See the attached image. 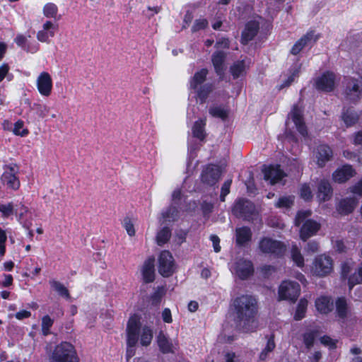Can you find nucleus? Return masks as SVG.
<instances>
[{"label":"nucleus","instance_id":"obj_10","mask_svg":"<svg viewBox=\"0 0 362 362\" xmlns=\"http://www.w3.org/2000/svg\"><path fill=\"white\" fill-rule=\"evenodd\" d=\"M336 83V75L333 72L326 71L315 79V86L317 90L330 92L334 90Z\"/></svg>","mask_w":362,"mask_h":362},{"label":"nucleus","instance_id":"obj_64","mask_svg":"<svg viewBox=\"0 0 362 362\" xmlns=\"http://www.w3.org/2000/svg\"><path fill=\"white\" fill-rule=\"evenodd\" d=\"M226 362H240L234 353H227L226 354Z\"/></svg>","mask_w":362,"mask_h":362},{"label":"nucleus","instance_id":"obj_11","mask_svg":"<svg viewBox=\"0 0 362 362\" xmlns=\"http://www.w3.org/2000/svg\"><path fill=\"white\" fill-rule=\"evenodd\" d=\"M255 208L254 204L246 199L238 200L233 206V212L238 216L245 219H249L254 214Z\"/></svg>","mask_w":362,"mask_h":362},{"label":"nucleus","instance_id":"obj_12","mask_svg":"<svg viewBox=\"0 0 362 362\" xmlns=\"http://www.w3.org/2000/svg\"><path fill=\"white\" fill-rule=\"evenodd\" d=\"M36 86L39 93L44 97H49L52 93L53 83L48 72H41L36 79Z\"/></svg>","mask_w":362,"mask_h":362},{"label":"nucleus","instance_id":"obj_52","mask_svg":"<svg viewBox=\"0 0 362 362\" xmlns=\"http://www.w3.org/2000/svg\"><path fill=\"white\" fill-rule=\"evenodd\" d=\"M311 215V211L310 210L306 211H299L295 219V224L296 226H299L303 221L309 217Z\"/></svg>","mask_w":362,"mask_h":362},{"label":"nucleus","instance_id":"obj_18","mask_svg":"<svg viewBox=\"0 0 362 362\" xmlns=\"http://www.w3.org/2000/svg\"><path fill=\"white\" fill-rule=\"evenodd\" d=\"M221 176V170L216 165L207 166L202 174V180L203 182L213 185L216 184Z\"/></svg>","mask_w":362,"mask_h":362},{"label":"nucleus","instance_id":"obj_46","mask_svg":"<svg viewBox=\"0 0 362 362\" xmlns=\"http://www.w3.org/2000/svg\"><path fill=\"white\" fill-rule=\"evenodd\" d=\"M359 116L349 110L343 115V120L344 121L346 126H351L354 124L358 119Z\"/></svg>","mask_w":362,"mask_h":362},{"label":"nucleus","instance_id":"obj_62","mask_svg":"<svg viewBox=\"0 0 362 362\" xmlns=\"http://www.w3.org/2000/svg\"><path fill=\"white\" fill-rule=\"evenodd\" d=\"M162 318L165 322L170 323L172 322V316L170 309H164L162 313Z\"/></svg>","mask_w":362,"mask_h":362},{"label":"nucleus","instance_id":"obj_58","mask_svg":"<svg viewBox=\"0 0 362 362\" xmlns=\"http://www.w3.org/2000/svg\"><path fill=\"white\" fill-rule=\"evenodd\" d=\"M353 267V263L352 262H344L341 265V276L344 278H346L348 274L351 271V269Z\"/></svg>","mask_w":362,"mask_h":362},{"label":"nucleus","instance_id":"obj_50","mask_svg":"<svg viewBox=\"0 0 362 362\" xmlns=\"http://www.w3.org/2000/svg\"><path fill=\"white\" fill-rule=\"evenodd\" d=\"M177 210L174 207H170L165 212L162 214L164 221H175L177 217Z\"/></svg>","mask_w":362,"mask_h":362},{"label":"nucleus","instance_id":"obj_43","mask_svg":"<svg viewBox=\"0 0 362 362\" xmlns=\"http://www.w3.org/2000/svg\"><path fill=\"white\" fill-rule=\"evenodd\" d=\"M0 212L4 218H8L15 213L14 206L13 202L6 204L0 203Z\"/></svg>","mask_w":362,"mask_h":362},{"label":"nucleus","instance_id":"obj_29","mask_svg":"<svg viewBox=\"0 0 362 362\" xmlns=\"http://www.w3.org/2000/svg\"><path fill=\"white\" fill-rule=\"evenodd\" d=\"M30 214V211L27 206L23 204H20L15 210V214L20 223L23 227L29 229L32 223L26 219L27 216Z\"/></svg>","mask_w":362,"mask_h":362},{"label":"nucleus","instance_id":"obj_27","mask_svg":"<svg viewBox=\"0 0 362 362\" xmlns=\"http://www.w3.org/2000/svg\"><path fill=\"white\" fill-rule=\"evenodd\" d=\"M332 197V187L329 182L322 180L318 185L317 198L320 202L329 200Z\"/></svg>","mask_w":362,"mask_h":362},{"label":"nucleus","instance_id":"obj_48","mask_svg":"<svg viewBox=\"0 0 362 362\" xmlns=\"http://www.w3.org/2000/svg\"><path fill=\"white\" fill-rule=\"evenodd\" d=\"M209 113L216 117L225 119L228 116L227 111L221 107H213L209 109Z\"/></svg>","mask_w":362,"mask_h":362},{"label":"nucleus","instance_id":"obj_9","mask_svg":"<svg viewBox=\"0 0 362 362\" xmlns=\"http://www.w3.org/2000/svg\"><path fill=\"white\" fill-rule=\"evenodd\" d=\"M175 270L174 259L169 251L164 250L158 257V272L163 276H170Z\"/></svg>","mask_w":362,"mask_h":362},{"label":"nucleus","instance_id":"obj_44","mask_svg":"<svg viewBox=\"0 0 362 362\" xmlns=\"http://www.w3.org/2000/svg\"><path fill=\"white\" fill-rule=\"evenodd\" d=\"M212 84H205L201 86L199 90H197V96L201 100V101L203 102L207 98L209 94L212 91Z\"/></svg>","mask_w":362,"mask_h":362},{"label":"nucleus","instance_id":"obj_49","mask_svg":"<svg viewBox=\"0 0 362 362\" xmlns=\"http://www.w3.org/2000/svg\"><path fill=\"white\" fill-rule=\"evenodd\" d=\"M300 195L305 201L310 200L313 198L312 190L309 185L304 184L300 189Z\"/></svg>","mask_w":362,"mask_h":362},{"label":"nucleus","instance_id":"obj_23","mask_svg":"<svg viewBox=\"0 0 362 362\" xmlns=\"http://www.w3.org/2000/svg\"><path fill=\"white\" fill-rule=\"evenodd\" d=\"M259 29V23L255 21H252L246 24L245 28L242 33V42L247 43L252 40L257 35Z\"/></svg>","mask_w":362,"mask_h":362},{"label":"nucleus","instance_id":"obj_61","mask_svg":"<svg viewBox=\"0 0 362 362\" xmlns=\"http://www.w3.org/2000/svg\"><path fill=\"white\" fill-rule=\"evenodd\" d=\"M318 248H319L318 243H316V242L313 241V242H309V243L307 244V246H306V247L305 248V250L308 252L314 253V252H317Z\"/></svg>","mask_w":362,"mask_h":362},{"label":"nucleus","instance_id":"obj_55","mask_svg":"<svg viewBox=\"0 0 362 362\" xmlns=\"http://www.w3.org/2000/svg\"><path fill=\"white\" fill-rule=\"evenodd\" d=\"M7 240L6 232L0 228V255H4L6 252L5 243Z\"/></svg>","mask_w":362,"mask_h":362},{"label":"nucleus","instance_id":"obj_16","mask_svg":"<svg viewBox=\"0 0 362 362\" xmlns=\"http://www.w3.org/2000/svg\"><path fill=\"white\" fill-rule=\"evenodd\" d=\"M233 270L235 272L237 276L241 279H245L249 277L253 273V266L250 260L239 259L235 262Z\"/></svg>","mask_w":362,"mask_h":362},{"label":"nucleus","instance_id":"obj_30","mask_svg":"<svg viewBox=\"0 0 362 362\" xmlns=\"http://www.w3.org/2000/svg\"><path fill=\"white\" fill-rule=\"evenodd\" d=\"M236 243L238 245H243L250 241L252 237V233L247 227H240L235 230Z\"/></svg>","mask_w":362,"mask_h":362},{"label":"nucleus","instance_id":"obj_24","mask_svg":"<svg viewBox=\"0 0 362 362\" xmlns=\"http://www.w3.org/2000/svg\"><path fill=\"white\" fill-rule=\"evenodd\" d=\"M357 203L358 201L355 198L344 199L337 206V210L341 215L349 214L354 210Z\"/></svg>","mask_w":362,"mask_h":362},{"label":"nucleus","instance_id":"obj_25","mask_svg":"<svg viewBox=\"0 0 362 362\" xmlns=\"http://www.w3.org/2000/svg\"><path fill=\"white\" fill-rule=\"evenodd\" d=\"M317 310L322 314H327L333 309V302L331 298L322 296L315 300Z\"/></svg>","mask_w":362,"mask_h":362},{"label":"nucleus","instance_id":"obj_47","mask_svg":"<svg viewBox=\"0 0 362 362\" xmlns=\"http://www.w3.org/2000/svg\"><path fill=\"white\" fill-rule=\"evenodd\" d=\"M294 197L288 196L279 198L276 204L278 208H289L293 204Z\"/></svg>","mask_w":362,"mask_h":362},{"label":"nucleus","instance_id":"obj_39","mask_svg":"<svg viewBox=\"0 0 362 362\" xmlns=\"http://www.w3.org/2000/svg\"><path fill=\"white\" fill-rule=\"evenodd\" d=\"M171 235L170 230L168 228H163L162 230H160L156 236V241L158 245H163L165 243H166Z\"/></svg>","mask_w":362,"mask_h":362},{"label":"nucleus","instance_id":"obj_60","mask_svg":"<svg viewBox=\"0 0 362 362\" xmlns=\"http://www.w3.org/2000/svg\"><path fill=\"white\" fill-rule=\"evenodd\" d=\"M31 316L30 311L22 310L15 314V317L18 320H22L25 318H28Z\"/></svg>","mask_w":362,"mask_h":362},{"label":"nucleus","instance_id":"obj_32","mask_svg":"<svg viewBox=\"0 0 362 362\" xmlns=\"http://www.w3.org/2000/svg\"><path fill=\"white\" fill-rule=\"evenodd\" d=\"M247 68L244 61H238L230 66V71L233 78H237L245 74Z\"/></svg>","mask_w":362,"mask_h":362},{"label":"nucleus","instance_id":"obj_59","mask_svg":"<svg viewBox=\"0 0 362 362\" xmlns=\"http://www.w3.org/2000/svg\"><path fill=\"white\" fill-rule=\"evenodd\" d=\"M350 192L353 194L362 195V179L350 187Z\"/></svg>","mask_w":362,"mask_h":362},{"label":"nucleus","instance_id":"obj_17","mask_svg":"<svg viewBox=\"0 0 362 362\" xmlns=\"http://www.w3.org/2000/svg\"><path fill=\"white\" fill-rule=\"evenodd\" d=\"M58 29V25L52 21H47L42 28L37 33V38L42 42H48L49 38L53 37Z\"/></svg>","mask_w":362,"mask_h":362},{"label":"nucleus","instance_id":"obj_51","mask_svg":"<svg viewBox=\"0 0 362 362\" xmlns=\"http://www.w3.org/2000/svg\"><path fill=\"white\" fill-rule=\"evenodd\" d=\"M315 334L313 332H306L303 334V342L308 349H310L314 344Z\"/></svg>","mask_w":362,"mask_h":362},{"label":"nucleus","instance_id":"obj_34","mask_svg":"<svg viewBox=\"0 0 362 362\" xmlns=\"http://www.w3.org/2000/svg\"><path fill=\"white\" fill-rule=\"evenodd\" d=\"M336 310L337 315L341 318H345L349 315V308L344 298H340L336 301Z\"/></svg>","mask_w":362,"mask_h":362},{"label":"nucleus","instance_id":"obj_3","mask_svg":"<svg viewBox=\"0 0 362 362\" xmlns=\"http://www.w3.org/2000/svg\"><path fill=\"white\" fill-rule=\"evenodd\" d=\"M140 328V318L137 315L132 316L127 324V357H132L134 355L133 348L136 344L139 339V331Z\"/></svg>","mask_w":362,"mask_h":362},{"label":"nucleus","instance_id":"obj_37","mask_svg":"<svg viewBox=\"0 0 362 362\" xmlns=\"http://www.w3.org/2000/svg\"><path fill=\"white\" fill-rule=\"evenodd\" d=\"M42 11L46 18L54 19L57 18L58 8L57 5L53 3H47L44 6Z\"/></svg>","mask_w":362,"mask_h":362},{"label":"nucleus","instance_id":"obj_63","mask_svg":"<svg viewBox=\"0 0 362 362\" xmlns=\"http://www.w3.org/2000/svg\"><path fill=\"white\" fill-rule=\"evenodd\" d=\"M210 239L213 243V247H214V251L216 252H220L221 246L219 245L220 240H219L218 237L216 235H211Z\"/></svg>","mask_w":362,"mask_h":362},{"label":"nucleus","instance_id":"obj_22","mask_svg":"<svg viewBox=\"0 0 362 362\" xmlns=\"http://www.w3.org/2000/svg\"><path fill=\"white\" fill-rule=\"evenodd\" d=\"M143 280L146 283H151L155 279L154 258H148L141 268Z\"/></svg>","mask_w":362,"mask_h":362},{"label":"nucleus","instance_id":"obj_20","mask_svg":"<svg viewBox=\"0 0 362 362\" xmlns=\"http://www.w3.org/2000/svg\"><path fill=\"white\" fill-rule=\"evenodd\" d=\"M355 174V170L351 165H344L333 173V179L337 182L342 183L354 177Z\"/></svg>","mask_w":362,"mask_h":362},{"label":"nucleus","instance_id":"obj_54","mask_svg":"<svg viewBox=\"0 0 362 362\" xmlns=\"http://www.w3.org/2000/svg\"><path fill=\"white\" fill-rule=\"evenodd\" d=\"M231 183H232L231 180H228L223 183V185L221 187V196H220V199H221V202L225 201L226 196L230 192V187Z\"/></svg>","mask_w":362,"mask_h":362},{"label":"nucleus","instance_id":"obj_56","mask_svg":"<svg viewBox=\"0 0 362 362\" xmlns=\"http://www.w3.org/2000/svg\"><path fill=\"white\" fill-rule=\"evenodd\" d=\"M124 227L126 229L127 233L130 236H133L135 234V230L134 227V224L131 221L129 218H125L124 220Z\"/></svg>","mask_w":362,"mask_h":362},{"label":"nucleus","instance_id":"obj_53","mask_svg":"<svg viewBox=\"0 0 362 362\" xmlns=\"http://www.w3.org/2000/svg\"><path fill=\"white\" fill-rule=\"evenodd\" d=\"M208 25V21L205 18H201L195 21L192 28V30L193 32H197L199 30L204 29L206 28Z\"/></svg>","mask_w":362,"mask_h":362},{"label":"nucleus","instance_id":"obj_13","mask_svg":"<svg viewBox=\"0 0 362 362\" xmlns=\"http://www.w3.org/2000/svg\"><path fill=\"white\" fill-rule=\"evenodd\" d=\"M346 97L351 101H355L362 97V78L349 79L346 85Z\"/></svg>","mask_w":362,"mask_h":362},{"label":"nucleus","instance_id":"obj_57","mask_svg":"<svg viewBox=\"0 0 362 362\" xmlns=\"http://www.w3.org/2000/svg\"><path fill=\"white\" fill-rule=\"evenodd\" d=\"M299 73L298 69H295V70L293 71V73L288 77L286 81L280 86V89L283 88L284 87L288 86L291 83L294 81V79L298 76Z\"/></svg>","mask_w":362,"mask_h":362},{"label":"nucleus","instance_id":"obj_31","mask_svg":"<svg viewBox=\"0 0 362 362\" xmlns=\"http://www.w3.org/2000/svg\"><path fill=\"white\" fill-rule=\"evenodd\" d=\"M207 74L208 70L206 69H202L200 71L196 72L190 80V88L194 90H197L199 86L204 83Z\"/></svg>","mask_w":362,"mask_h":362},{"label":"nucleus","instance_id":"obj_4","mask_svg":"<svg viewBox=\"0 0 362 362\" xmlns=\"http://www.w3.org/2000/svg\"><path fill=\"white\" fill-rule=\"evenodd\" d=\"M333 271V260L326 255L317 256L311 269L312 273L317 276L322 277L329 275Z\"/></svg>","mask_w":362,"mask_h":362},{"label":"nucleus","instance_id":"obj_6","mask_svg":"<svg viewBox=\"0 0 362 362\" xmlns=\"http://www.w3.org/2000/svg\"><path fill=\"white\" fill-rule=\"evenodd\" d=\"M259 248L263 253L272 254L276 256H281L286 251V245L282 242L267 237L260 240Z\"/></svg>","mask_w":362,"mask_h":362},{"label":"nucleus","instance_id":"obj_5","mask_svg":"<svg viewBox=\"0 0 362 362\" xmlns=\"http://www.w3.org/2000/svg\"><path fill=\"white\" fill-rule=\"evenodd\" d=\"M300 293L298 283L291 281H283L279 288V299L294 302Z\"/></svg>","mask_w":362,"mask_h":362},{"label":"nucleus","instance_id":"obj_40","mask_svg":"<svg viewBox=\"0 0 362 362\" xmlns=\"http://www.w3.org/2000/svg\"><path fill=\"white\" fill-rule=\"evenodd\" d=\"M53 323L54 320L47 315H45L42 318L41 329L44 336H47L50 334L49 329L52 327Z\"/></svg>","mask_w":362,"mask_h":362},{"label":"nucleus","instance_id":"obj_41","mask_svg":"<svg viewBox=\"0 0 362 362\" xmlns=\"http://www.w3.org/2000/svg\"><path fill=\"white\" fill-rule=\"evenodd\" d=\"M15 135L20 136H25L28 134L29 131L24 127V122L22 120H18L15 124L13 129Z\"/></svg>","mask_w":362,"mask_h":362},{"label":"nucleus","instance_id":"obj_1","mask_svg":"<svg viewBox=\"0 0 362 362\" xmlns=\"http://www.w3.org/2000/svg\"><path fill=\"white\" fill-rule=\"evenodd\" d=\"M233 306L238 325L243 332L255 331L258 326V305L256 298L249 295L240 296L234 300Z\"/></svg>","mask_w":362,"mask_h":362},{"label":"nucleus","instance_id":"obj_8","mask_svg":"<svg viewBox=\"0 0 362 362\" xmlns=\"http://www.w3.org/2000/svg\"><path fill=\"white\" fill-rule=\"evenodd\" d=\"M291 121L294 124L296 129L302 136H306L307 128L303 117V110L298 105H294L288 114L286 121V129L289 128Z\"/></svg>","mask_w":362,"mask_h":362},{"label":"nucleus","instance_id":"obj_21","mask_svg":"<svg viewBox=\"0 0 362 362\" xmlns=\"http://www.w3.org/2000/svg\"><path fill=\"white\" fill-rule=\"evenodd\" d=\"M332 156L331 148L327 145H320L317 146L315 153L317 164L320 167L325 165L326 162L329 160Z\"/></svg>","mask_w":362,"mask_h":362},{"label":"nucleus","instance_id":"obj_15","mask_svg":"<svg viewBox=\"0 0 362 362\" xmlns=\"http://www.w3.org/2000/svg\"><path fill=\"white\" fill-rule=\"evenodd\" d=\"M319 37L320 36L315 35L313 31L307 33L293 46L291 50V54H298L305 47L314 44Z\"/></svg>","mask_w":362,"mask_h":362},{"label":"nucleus","instance_id":"obj_35","mask_svg":"<svg viewBox=\"0 0 362 362\" xmlns=\"http://www.w3.org/2000/svg\"><path fill=\"white\" fill-rule=\"evenodd\" d=\"M51 288L56 291L60 296L69 299L70 298L69 292L66 287L61 282L56 280H50Z\"/></svg>","mask_w":362,"mask_h":362},{"label":"nucleus","instance_id":"obj_45","mask_svg":"<svg viewBox=\"0 0 362 362\" xmlns=\"http://www.w3.org/2000/svg\"><path fill=\"white\" fill-rule=\"evenodd\" d=\"M32 108L36 111L40 118H45L49 112V107L41 103H34Z\"/></svg>","mask_w":362,"mask_h":362},{"label":"nucleus","instance_id":"obj_14","mask_svg":"<svg viewBox=\"0 0 362 362\" xmlns=\"http://www.w3.org/2000/svg\"><path fill=\"white\" fill-rule=\"evenodd\" d=\"M262 172L264 180L269 181L272 185L279 182L286 175L278 165L264 166Z\"/></svg>","mask_w":362,"mask_h":362},{"label":"nucleus","instance_id":"obj_33","mask_svg":"<svg viewBox=\"0 0 362 362\" xmlns=\"http://www.w3.org/2000/svg\"><path fill=\"white\" fill-rule=\"evenodd\" d=\"M141 331V335H140V343L142 346H148L153 339V331L152 329L148 327L144 326L141 328H139V334Z\"/></svg>","mask_w":362,"mask_h":362},{"label":"nucleus","instance_id":"obj_28","mask_svg":"<svg viewBox=\"0 0 362 362\" xmlns=\"http://www.w3.org/2000/svg\"><path fill=\"white\" fill-rule=\"evenodd\" d=\"M226 59V54L223 52H216L212 56V62L216 72L221 77L223 75V63Z\"/></svg>","mask_w":362,"mask_h":362},{"label":"nucleus","instance_id":"obj_7","mask_svg":"<svg viewBox=\"0 0 362 362\" xmlns=\"http://www.w3.org/2000/svg\"><path fill=\"white\" fill-rule=\"evenodd\" d=\"M1 181L8 188L16 190L20 187V181L17 177L18 167L16 164L10 163L4 165Z\"/></svg>","mask_w":362,"mask_h":362},{"label":"nucleus","instance_id":"obj_42","mask_svg":"<svg viewBox=\"0 0 362 362\" xmlns=\"http://www.w3.org/2000/svg\"><path fill=\"white\" fill-rule=\"evenodd\" d=\"M291 257L293 262L298 266L304 265V258L296 245H293L291 248Z\"/></svg>","mask_w":362,"mask_h":362},{"label":"nucleus","instance_id":"obj_2","mask_svg":"<svg viewBox=\"0 0 362 362\" xmlns=\"http://www.w3.org/2000/svg\"><path fill=\"white\" fill-rule=\"evenodd\" d=\"M51 362H79L76 350L72 344L62 342L52 352Z\"/></svg>","mask_w":362,"mask_h":362},{"label":"nucleus","instance_id":"obj_19","mask_svg":"<svg viewBox=\"0 0 362 362\" xmlns=\"http://www.w3.org/2000/svg\"><path fill=\"white\" fill-rule=\"evenodd\" d=\"M320 228V225L317 221L311 219L307 220L300 228V239L305 241L310 237L315 235Z\"/></svg>","mask_w":362,"mask_h":362},{"label":"nucleus","instance_id":"obj_26","mask_svg":"<svg viewBox=\"0 0 362 362\" xmlns=\"http://www.w3.org/2000/svg\"><path fill=\"white\" fill-rule=\"evenodd\" d=\"M158 345L160 350L164 353H172L177 349V344L170 341L162 333H159L157 337Z\"/></svg>","mask_w":362,"mask_h":362},{"label":"nucleus","instance_id":"obj_38","mask_svg":"<svg viewBox=\"0 0 362 362\" xmlns=\"http://www.w3.org/2000/svg\"><path fill=\"white\" fill-rule=\"evenodd\" d=\"M307 307H308V300L304 298L300 299L298 304V306H297V308H296V313L294 315V319L296 320H300L305 317Z\"/></svg>","mask_w":362,"mask_h":362},{"label":"nucleus","instance_id":"obj_36","mask_svg":"<svg viewBox=\"0 0 362 362\" xmlns=\"http://www.w3.org/2000/svg\"><path fill=\"white\" fill-rule=\"evenodd\" d=\"M206 123L203 119H199L197 121L193 127H192V134L193 136L199 139L200 140H203L205 137L204 134V126Z\"/></svg>","mask_w":362,"mask_h":362}]
</instances>
